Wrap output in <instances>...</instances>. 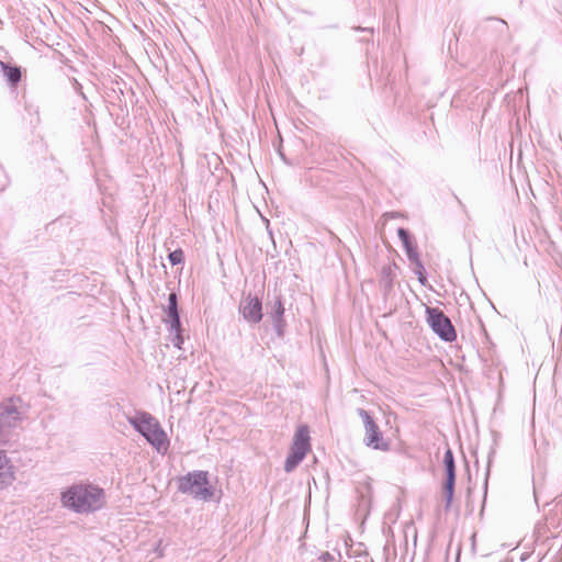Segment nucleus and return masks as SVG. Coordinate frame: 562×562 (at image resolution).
Here are the masks:
<instances>
[{
    "instance_id": "6",
    "label": "nucleus",
    "mask_w": 562,
    "mask_h": 562,
    "mask_svg": "<svg viewBox=\"0 0 562 562\" xmlns=\"http://www.w3.org/2000/svg\"><path fill=\"white\" fill-rule=\"evenodd\" d=\"M19 412L10 405L0 406V443H7L20 426Z\"/></svg>"
},
{
    "instance_id": "3",
    "label": "nucleus",
    "mask_w": 562,
    "mask_h": 562,
    "mask_svg": "<svg viewBox=\"0 0 562 562\" xmlns=\"http://www.w3.org/2000/svg\"><path fill=\"white\" fill-rule=\"evenodd\" d=\"M178 488L184 494L203 501H209L213 496V488L205 471H194L181 476L178 480Z\"/></svg>"
},
{
    "instance_id": "7",
    "label": "nucleus",
    "mask_w": 562,
    "mask_h": 562,
    "mask_svg": "<svg viewBox=\"0 0 562 562\" xmlns=\"http://www.w3.org/2000/svg\"><path fill=\"white\" fill-rule=\"evenodd\" d=\"M359 416L362 418L366 428V443L375 450L387 451L390 443L384 440L379 426L364 409H359Z\"/></svg>"
},
{
    "instance_id": "8",
    "label": "nucleus",
    "mask_w": 562,
    "mask_h": 562,
    "mask_svg": "<svg viewBox=\"0 0 562 562\" xmlns=\"http://www.w3.org/2000/svg\"><path fill=\"white\" fill-rule=\"evenodd\" d=\"M443 463L446 468V483H445V492H446V501L449 506L453 499V491H454V481H456V465L453 460V454L450 449L445 452Z\"/></svg>"
},
{
    "instance_id": "1",
    "label": "nucleus",
    "mask_w": 562,
    "mask_h": 562,
    "mask_svg": "<svg viewBox=\"0 0 562 562\" xmlns=\"http://www.w3.org/2000/svg\"><path fill=\"white\" fill-rule=\"evenodd\" d=\"M61 505L78 514H90L102 509L106 503L103 488L91 483H76L60 493Z\"/></svg>"
},
{
    "instance_id": "10",
    "label": "nucleus",
    "mask_w": 562,
    "mask_h": 562,
    "mask_svg": "<svg viewBox=\"0 0 562 562\" xmlns=\"http://www.w3.org/2000/svg\"><path fill=\"white\" fill-rule=\"evenodd\" d=\"M0 66L3 69V74L5 78L13 85L18 83L21 79V71L18 67H11L4 64L3 61H0Z\"/></svg>"
},
{
    "instance_id": "4",
    "label": "nucleus",
    "mask_w": 562,
    "mask_h": 562,
    "mask_svg": "<svg viewBox=\"0 0 562 562\" xmlns=\"http://www.w3.org/2000/svg\"><path fill=\"white\" fill-rule=\"evenodd\" d=\"M311 450L310 428L307 425H300L293 437L290 453L284 463L286 472L293 471Z\"/></svg>"
},
{
    "instance_id": "5",
    "label": "nucleus",
    "mask_w": 562,
    "mask_h": 562,
    "mask_svg": "<svg viewBox=\"0 0 562 562\" xmlns=\"http://www.w3.org/2000/svg\"><path fill=\"white\" fill-rule=\"evenodd\" d=\"M428 322L432 330L446 341H454L457 333L450 319L438 308H428Z\"/></svg>"
},
{
    "instance_id": "9",
    "label": "nucleus",
    "mask_w": 562,
    "mask_h": 562,
    "mask_svg": "<svg viewBox=\"0 0 562 562\" xmlns=\"http://www.w3.org/2000/svg\"><path fill=\"white\" fill-rule=\"evenodd\" d=\"M244 317L250 323H258L262 318L261 303L257 297L248 296L241 305Z\"/></svg>"
},
{
    "instance_id": "11",
    "label": "nucleus",
    "mask_w": 562,
    "mask_h": 562,
    "mask_svg": "<svg viewBox=\"0 0 562 562\" xmlns=\"http://www.w3.org/2000/svg\"><path fill=\"white\" fill-rule=\"evenodd\" d=\"M169 316L172 318V327L180 326V319L177 311V295L171 293L169 295V307H168Z\"/></svg>"
},
{
    "instance_id": "13",
    "label": "nucleus",
    "mask_w": 562,
    "mask_h": 562,
    "mask_svg": "<svg viewBox=\"0 0 562 562\" xmlns=\"http://www.w3.org/2000/svg\"><path fill=\"white\" fill-rule=\"evenodd\" d=\"M184 255L181 249H176L169 254V260L171 265H179L183 261Z\"/></svg>"
},
{
    "instance_id": "2",
    "label": "nucleus",
    "mask_w": 562,
    "mask_h": 562,
    "mask_svg": "<svg viewBox=\"0 0 562 562\" xmlns=\"http://www.w3.org/2000/svg\"><path fill=\"white\" fill-rule=\"evenodd\" d=\"M130 423L139 431L146 440L157 449L158 452H166L169 448V439L159 426V423L149 414L142 413L131 418Z\"/></svg>"
},
{
    "instance_id": "12",
    "label": "nucleus",
    "mask_w": 562,
    "mask_h": 562,
    "mask_svg": "<svg viewBox=\"0 0 562 562\" xmlns=\"http://www.w3.org/2000/svg\"><path fill=\"white\" fill-rule=\"evenodd\" d=\"M9 461L4 454V452L0 451V477H8L9 480L13 479V472L11 471V467L8 468V471L3 472Z\"/></svg>"
},
{
    "instance_id": "14",
    "label": "nucleus",
    "mask_w": 562,
    "mask_h": 562,
    "mask_svg": "<svg viewBox=\"0 0 562 562\" xmlns=\"http://www.w3.org/2000/svg\"><path fill=\"white\" fill-rule=\"evenodd\" d=\"M397 235L401 238V240L403 241L407 251L409 252L411 251V240H409V235H408L407 231L404 228H398Z\"/></svg>"
},
{
    "instance_id": "15",
    "label": "nucleus",
    "mask_w": 562,
    "mask_h": 562,
    "mask_svg": "<svg viewBox=\"0 0 562 562\" xmlns=\"http://www.w3.org/2000/svg\"><path fill=\"white\" fill-rule=\"evenodd\" d=\"M277 313L279 314V316H282L284 313V307H283L281 301L277 302Z\"/></svg>"
}]
</instances>
